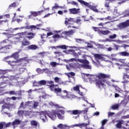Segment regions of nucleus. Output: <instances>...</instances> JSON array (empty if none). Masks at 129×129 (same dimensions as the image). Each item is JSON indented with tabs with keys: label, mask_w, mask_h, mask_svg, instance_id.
I'll use <instances>...</instances> for the list:
<instances>
[{
	"label": "nucleus",
	"mask_w": 129,
	"mask_h": 129,
	"mask_svg": "<svg viewBox=\"0 0 129 129\" xmlns=\"http://www.w3.org/2000/svg\"><path fill=\"white\" fill-rule=\"evenodd\" d=\"M98 77L99 80L96 81V85L98 88L104 87V83L109 86L111 85L109 81L104 80V78H110V75L100 73L99 74V76H98Z\"/></svg>",
	"instance_id": "f257e3e1"
},
{
	"label": "nucleus",
	"mask_w": 129,
	"mask_h": 129,
	"mask_svg": "<svg viewBox=\"0 0 129 129\" xmlns=\"http://www.w3.org/2000/svg\"><path fill=\"white\" fill-rule=\"evenodd\" d=\"M40 119L42 120L43 122H47L48 121V118H47V115L48 117L51 119V120H55L56 119V112L54 111H42L40 112Z\"/></svg>",
	"instance_id": "f03ea898"
},
{
	"label": "nucleus",
	"mask_w": 129,
	"mask_h": 129,
	"mask_svg": "<svg viewBox=\"0 0 129 129\" xmlns=\"http://www.w3.org/2000/svg\"><path fill=\"white\" fill-rule=\"evenodd\" d=\"M0 79H3L4 81H9V80H14L13 84L11 83H9V85L10 86H19L21 84V80L23 78H21L18 76H11L9 78L8 77H6L5 76H2L0 77Z\"/></svg>",
	"instance_id": "7ed1b4c3"
},
{
	"label": "nucleus",
	"mask_w": 129,
	"mask_h": 129,
	"mask_svg": "<svg viewBox=\"0 0 129 129\" xmlns=\"http://www.w3.org/2000/svg\"><path fill=\"white\" fill-rule=\"evenodd\" d=\"M61 91H62V89L60 88H55L54 90V93L56 94L57 96H60L62 99H66V98H73L74 96L73 95H70V92L67 91V90H63L62 91L63 93H65L66 95H62L61 94Z\"/></svg>",
	"instance_id": "20e7f679"
},
{
	"label": "nucleus",
	"mask_w": 129,
	"mask_h": 129,
	"mask_svg": "<svg viewBox=\"0 0 129 129\" xmlns=\"http://www.w3.org/2000/svg\"><path fill=\"white\" fill-rule=\"evenodd\" d=\"M70 61H75V62H79L81 63V67L84 68L85 69H91V66L89 65V61L86 59H76V58H71Z\"/></svg>",
	"instance_id": "39448f33"
},
{
	"label": "nucleus",
	"mask_w": 129,
	"mask_h": 129,
	"mask_svg": "<svg viewBox=\"0 0 129 129\" xmlns=\"http://www.w3.org/2000/svg\"><path fill=\"white\" fill-rule=\"evenodd\" d=\"M18 36H19L18 39H25V37H26L27 38V39H29V40H32V39H33V38H35V33L33 32H22L20 33H19L18 34Z\"/></svg>",
	"instance_id": "423d86ee"
},
{
	"label": "nucleus",
	"mask_w": 129,
	"mask_h": 129,
	"mask_svg": "<svg viewBox=\"0 0 129 129\" xmlns=\"http://www.w3.org/2000/svg\"><path fill=\"white\" fill-rule=\"evenodd\" d=\"M99 75V74H98V76H94L93 75L85 74H84L85 81L87 82V81H88V80H87V79H89V80H90L91 81H95L96 78L98 77V78Z\"/></svg>",
	"instance_id": "0eeeda50"
},
{
	"label": "nucleus",
	"mask_w": 129,
	"mask_h": 129,
	"mask_svg": "<svg viewBox=\"0 0 129 129\" xmlns=\"http://www.w3.org/2000/svg\"><path fill=\"white\" fill-rule=\"evenodd\" d=\"M78 126H79V124H75L69 126L67 124H63L62 123H60L57 125V127L60 129L66 128V127L68 128H70L71 127H72V128H73L74 127H77Z\"/></svg>",
	"instance_id": "6e6552de"
},
{
	"label": "nucleus",
	"mask_w": 129,
	"mask_h": 129,
	"mask_svg": "<svg viewBox=\"0 0 129 129\" xmlns=\"http://www.w3.org/2000/svg\"><path fill=\"white\" fill-rule=\"evenodd\" d=\"M2 104H4V105L2 106V110H4V109H5V108L9 110L12 109V108L13 107V105L10 104L9 103H6L5 102V100L0 101V105Z\"/></svg>",
	"instance_id": "1a4fd4ad"
},
{
	"label": "nucleus",
	"mask_w": 129,
	"mask_h": 129,
	"mask_svg": "<svg viewBox=\"0 0 129 129\" xmlns=\"http://www.w3.org/2000/svg\"><path fill=\"white\" fill-rule=\"evenodd\" d=\"M57 48H59V49H62V50H67L68 48L70 49H76V51H78L80 49H82V47H78L77 46H69L65 45L57 46Z\"/></svg>",
	"instance_id": "9d476101"
},
{
	"label": "nucleus",
	"mask_w": 129,
	"mask_h": 129,
	"mask_svg": "<svg viewBox=\"0 0 129 129\" xmlns=\"http://www.w3.org/2000/svg\"><path fill=\"white\" fill-rule=\"evenodd\" d=\"M53 111L55 112V116L57 115L58 118L59 119H64V114L65 113V111L63 110H59L58 111Z\"/></svg>",
	"instance_id": "9b49d317"
},
{
	"label": "nucleus",
	"mask_w": 129,
	"mask_h": 129,
	"mask_svg": "<svg viewBox=\"0 0 129 129\" xmlns=\"http://www.w3.org/2000/svg\"><path fill=\"white\" fill-rule=\"evenodd\" d=\"M19 52H16L11 55L5 57L4 60H9L10 58H14L16 60H18L19 59Z\"/></svg>",
	"instance_id": "f8f14e48"
},
{
	"label": "nucleus",
	"mask_w": 129,
	"mask_h": 129,
	"mask_svg": "<svg viewBox=\"0 0 129 129\" xmlns=\"http://www.w3.org/2000/svg\"><path fill=\"white\" fill-rule=\"evenodd\" d=\"M12 48V45H7L5 47H2L0 48V53H9V49H11Z\"/></svg>",
	"instance_id": "ddd939ff"
},
{
	"label": "nucleus",
	"mask_w": 129,
	"mask_h": 129,
	"mask_svg": "<svg viewBox=\"0 0 129 129\" xmlns=\"http://www.w3.org/2000/svg\"><path fill=\"white\" fill-rule=\"evenodd\" d=\"M65 21H64V24L66 25V26L68 25H72V23H76L75 19L74 18H70L69 19L68 18H66L65 19Z\"/></svg>",
	"instance_id": "4468645a"
},
{
	"label": "nucleus",
	"mask_w": 129,
	"mask_h": 129,
	"mask_svg": "<svg viewBox=\"0 0 129 129\" xmlns=\"http://www.w3.org/2000/svg\"><path fill=\"white\" fill-rule=\"evenodd\" d=\"M69 11L70 14H72L73 15H77V14H80V9H70Z\"/></svg>",
	"instance_id": "2eb2a0df"
},
{
	"label": "nucleus",
	"mask_w": 129,
	"mask_h": 129,
	"mask_svg": "<svg viewBox=\"0 0 129 129\" xmlns=\"http://www.w3.org/2000/svg\"><path fill=\"white\" fill-rule=\"evenodd\" d=\"M69 54L71 55H73L74 57H76V58H78L79 57V55L81 54L80 52L77 53L76 51H75V50L73 49H69Z\"/></svg>",
	"instance_id": "dca6fc26"
},
{
	"label": "nucleus",
	"mask_w": 129,
	"mask_h": 129,
	"mask_svg": "<svg viewBox=\"0 0 129 129\" xmlns=\"http://www.w3.org/2000/svg\"><path fill=\"white\" fill-rule=\"evenodd\" d=\"M4 60L5 61V62H7L9 65H10V66H16L17 65V63H19V61H12V60H5V58H4Z\"/></svg>",
	"instance_id": "f3484780"
},
{
	"label": "nucleus",
	"mask_w": 129,
	"mask_h": 129,
	"mask_svg": "<svg viewBox=\"0 0 129 129\" xmlns=\"http://www.w3.org/2000/svg\"><path fill=\"white\" fill-rule=\"evenodd\" d=\"M44 12V10H41L38 12H34V11H31L30 13L31 14V16H33V17H37V16L41 15V14Z\"/></svg>",
	"instance_id": "a211bd4d"
},
{
	"label": "nucleus",
	"mask_w": 129,
	"mask_h": 129,
	"mask_svg": "<svg viewBox=\"0 0 129 129\" xmlns=\"http://www.w3.org/2000/svg\"><path fill=\"white\" fill-rule=\"evenodd\" d=\"M75 33V30H71L68 31H63L62 32V34L63 35H66L67 36H72Z\"/></svg>",
	"instance_id": "6ab92c4d"
},
{
	"label": "nucleus",
	"mask_w": 129,
	"mask_h": 129,
	"mask_svg": "<svg viewBox=\"0 0 129 129\" xmlns=\"http://www.w3.org/2000/svg\"><path fill=\"white\" fill-rule=\"evenodd\" d=\"M77 2H78L79 3H80L82 6H85V7H88L89 9V7L91 6L89 5V3L85 1H83V0H77Z\"/></svg>",
	"instance_id": "aec40b11"
},
{
	"label": "nucleus",
	"mask_w": 129,
	"mask_h": 129,
	"mask_svg": "<svg viewBox=\"0 0 129 129\" xmlns=\"http://www.w3.org/2000/svg\"><path fill=\"white\" fill-rule=\"evenodd\" d=\"M97 7H98L97 5H95V6L90 5V6H89V9L90 10H92V11H93V12H94L95 13H98V10H97Z\"/></svg>",
	"instance_id": "412c9836"
},
{
	"label": "nucleus",
	"mask_w": 129,
	"mask_h": 129,
	"mask_svg": "<svg viewBox=\"0 0 129 129\" xmlns=\"http://www.w3.org/2000/svg\"><path fill=\"white\" fill-rule=\"evenodd\" d=\"M7 86V82H2L0 83V93L4 91L5 87Z\"/></svg>",
	"instance_id": "4be33fe9"
},
{
	"label": "nucleus",
	"mask_w": 129,
	"mask_h": 129,
	"mask_svg": "<svg viewBox=\"0 0 129 129\" xmlns=\"http://www.w3.org/2000/svg\"><path fill=\"white\" fill-rule=\"evenodd\" d=\"M22 121H21L20 119H16L14 121L12 122V125H13V126H15V125H19L21 123Z\"/></svg>",
	"instance_id": "5701e85b"
},
{
	"label": "nucleus",
	"mask_w": 129,
	"mask_h": 129,
	"mask_svg": "<svg viewBox=\"0 0 129 129\" xmlns=\"http://www.w3.org/2000/svg\"><path fill=\"white\" fill-rule=\"evenodd\" d=\"M73 90L75 91H76L77 92H78V93L79 94H80V95H81V96H83V93L82 92H80V90H79V86H77L76 87H74L73 88Z\"/></svg>",
	"instance_id": "b1692460"
},
{
	"label": "nucleus",
	"mask_w": 129,
	"mask_h": 129,
	"mask_svg": "<svg viewBox=\"0 0 129 129\" xmlns=\"http://www.w3.org/2000/svg\"><path fill=\"white\" fill-rule=\"evenodd\" d=\"M119 56H123V57H129V52L126 51H122L118 53Z\"/></svg>",
	"instance_id": "393cba45"
},
{
	"label": "nucleus",
	"mask_w": 129,
	"mask_h": 129,
	"mask_svg": "<svg viewBox=\"0 0 129 129\" xmlns=\"http://www.w3.org/2000/svg\"><path fill=\"white\" fill-rule=\"evenodd\" d=\"M100 35H108V34H110V31L109 30H101V31H99Z\"/></svg>",
	"instance_id": "a878e982"
},
{
	"label": "nucleus",
	"mask_w": 129,
	"mask_h": 129,
	"mask_svg": "<svg viewBox=\"0 0 129 129\" xmlns=\"http://www.w3.org/2000/svg\"><path fill=\"white\" fill-rule=\"evenodd\" d=\"M50 65L51 66V67L55 68L56 66H58V65H60L61 66H62L63 64L57 63L56 62H55V61H52L50 62Z\"/></svg>",
	"instance_id": "bb28decb"
},
{
	"label": "nucleus",
	"mask_w": 129,
	"mask_h": 129,
	"mask_svg": "<svg viewBox=\"0 0 129 129\" xmlns=\"http://www.w3.org/2000/svg\"><path fill=\"white\" fill-rule=\"evenodd\" d=\"M63 34L61 33L60 35L59 34H55L52 36V38L54 39V41H56L57 39H60V38H63V36L62 35Z\"/></svg>",
	"instance_id": "cd10ccee"
},
{
	"label": "nucleus",
	"mask_w": 129,
	"mask_h": 129,
	"mask_svg": "<svg viewBox=\"0 0 129 129\" xmlns=\"http://www.w3.org/2000/svg\"><path fill=\"white\" fill-rule=\"evenodd\" d=\"M94 57L95 58V60L96 61H98L99 60H101V59H102V55L99 54H94Z\"/></svg>",
	"instance_id": "c85d7f7f"
},
{
	"label": "nucleus",
	"mask_w": 129,
	"mask_h": 129,
	"mask_svg": "<svg viewBox=\"0 0 129 129\" xmlns=\"http://www.w3.org/2000/svg\"><path fill=\"white\" fill-rule=\"evenodd\" d=\"M104 7L106 8V10L107 12H109L110 11V7L109 6V3L108 2H106V0L105 1Z\"/></svg>",
	"instance_id": "c756f323"
},
{
	"label": "nucleus",
	"mask_w": 129,
	"mask_h": 129,
	"mask_svg": "<svg viewBox=\"0 0 129 129\" xmlns=\"http://www.w3.org/2000/svg\"><path fill=\"white\" fill-rule=\"evenodd\" d=\"M92 63L95 65V66L98 67V68H99V67L101 66V64L99 62V60H96V62L94 61V60H92Z\"/></svg>",
	"instance_id": "7c9ffc66"
},
{
	"label": "nucleus",
	"mask_w": 129,
	"mask_h": 129,
	"mask_svg": "<svg viewBox=\"0 0 129 129\" xmlns=\"http://www.w3.org/2000/svg\"><path fill=\"white\" fill-rule=\"evenodd\" d=\"M127 103H128V100L127 99H124L123 100L121 101L120 104H122L123 105H124V106H125V105H126Z\"/></svg>",
	"instance_id": "2f4dec72"
},
{
	"label": "nucleus",
	"mask_w": 129,
	"mask_h": 129,
	"mask_svg": "<svg viewBox=\"0 0 129 129\" xmlns=\"http://www.w3.org/2000/svg\"><path fill=\"white\" fill-rule=\"evenodd\" d=\"M28 48L29 50H36L38 49V46L36 45H31L28 46Z\"/></svg>",
	"instance_id": "473e14b6"
},
{
	"label": "nucleus",
	"mask_w": 129,
	"mask_h": 129,
	"mask_svg": "<svg viewBox=\"0 0 129 129\" xmlns=\"http://www.w3.org/2000/svg\"><path fill=\"white\" fill-rule=\"evenodd\" d=\"M43 74L45 73L46 74H51V71H50V69L48 68H45L42 69Z\"/></svg>",
	"instance_id": "72a5a7b5"
},
{
	"label": "nucleus",
	"mask_w": 129,
	"mask_h": 129,
	"mask_svg": "<svg viewBox=\"0 0 129 129\" xmlns=\"http://www.w3.org/2000/svg\"><path fill=\"white\" fill-rule=\"evenodd\" d=\"M49 104L51 106H55V107H58V108H62V107L59 106L58 104H55V103H53V102H50Z\"/></svg>",
	"instance_id": "f704fd0d"
},
{
	"label": "nucleus",
	"mask_w": 129,
	"mask_h": 129,
	"mask_svg": "<svg viewBox=\"0 0 129 129\" xmlns=\"http://www.w3.org/2000/svg\"><path fill=\"white\" fill-rule=\"evenodd\" d=\"M92 29L95 31V32H98V33L99 35H100V33L99 32L101 31V30H100L99 29H100V27H92Z\"/></svg>",
	"instance_id": "c9c22d12"
},
{
	"label": "nucleus",
	"mask_w": 129,
	"mask_h": 129,
	"mask_svg": "<svg viewBox=\"0 0 129 129\" xmlns=\"http://www.w3.org/2000/svg\"><path fill=\"white\" fill-rule=\"evenodd\" d=\"M88 124H89V121H88V123H82L79 124V127H80V128H82L83 127H84V126H87V125H88Z\"/></svg>",
	"instance_id": "e433bc0d"
},
{
	"label": "nucleus",
	"mask_w": 129,
	"mask_h": 129,
	"mask_svg": "<svg viewBox=\"0 0 129 129\" xmlns=\"http://www.w3.org/2000/svg\"><path fill=\"white\" fill-rule=\"evenodd\" d=\"M54 82H55V83H58L59 84H60V82H61V80L59 77H56L54 78Z\"/></svg>",
	"instance_id": "4c0bfd02"
},
{
	"label": "nucleus",
	"mask_w": 129,
	"mask_h": 129,
	"mask_svg": "<svg viewBox=\"0 0 129 129\" xmlns=\"http://www.w3.org/2000/svg\"><path fill=\"white\" fill-rule=\"evenodd\" d=\"M37 28V26L35 25H31V26H25V29H27L28 30H30V29H36Z\"/></svg>",
	"instance_id": "58836bf2"
},
{
	"label": "nucleus",
	"mask_w": 129,
	"mask_h": 129,
	"mask_svg": "<svg viewBox=\"0 0 129 129\" xmlns=\"http://www.w3.org/2000/svg\"><path fill=\"white\" fill-rule=\"evenodd\" d=\"M119 107V104H116L114 105L111 107V108L113 110H115V109H117Z\"/></svg>",
	"instance_id": "ea45409f"
},
{
	"label": "nucleus",
	"mask_w": 129,
	"mask_h": 129,
	"mask_svg": "<svg viewBox=\"0 0 129 129\" xmlns=\"http://www.w3.org/2000/svg\"><path fill=\"white\" fill-rule=\"evenodd\" d=\"M69 4H70L72 6H76V7H79V5L78 4V3L75 2V1H72L71 2H69Z\"/></svg>",
	"instance_id": "a19ab883"
},
{
	"label": "nucleus",
	"mask_w": 129,
	"mask_h": 129,
	"mask_svg": "<svg viewBox=\"0 0 129 129\" xmlns=\"http://www.w3.org/2000/svg\"><path fill=\"white\" fill-rule=\"evenodd\" d=\"M10 95H18L17 91H11L9 92Z\"/></svg>",
	"instance_id": "79ce46f5"
},
{
	"label": "nucleus",
	"mask_w": 129,
	"mask_h": 129,
	"mask_svg": "<svg viewBox=\"0 0 129 129\" xmlns=\"http://www.w3.org/2000/svg\"><path fill=\"white\" fill-rule=\"evenodd\" d=\"M36 71L39 75H40V74H43V69L37 68Z\"/></svg>",
	"instance_id": "37998d69"
},
{
	"label": "nucleus",
	"mask_w": 129,
	"mask_h": 129,
	"mask_svg": "<svg viewBox=\"0 0 129 129\" xmlns=\"http://www.w3.org/2000/svg\"><path fill=\"white\" fill-rule=\"evenodd\" d=\"M5 32H8V34L11 35L14 33V29L13 28L8 29V30H5Z\"/></svg>",
	"instance_id": "c03bdc74"
},
{
	"label": "nucleus",
	"mask_w": 129,
	"mask_h": 129,
	"mask_svg": "<svg viewBox=\"0 0 129 129\" xmlns=\"http://www.w3.org/2000/svg\"><path fill=\"white\" fill-rule=\"evenodd\" d=\"M39 105V102L34 101L33 104V108H37Z\"/></svg>",
	"instance_id": "a18cd8bd"
},
{
	"label": "nucleus",
	"mask_w": 129,
	"mask_h": 129,
	"mask_svg": "<svg viewBox=\"0 0 129 129\" xmlns=\"http://www.w3.org/2000/svg\"><path fill=\"white\" fill-rule=\"evenodd\" d=\"M73 114H80V113H81V111L79 110H74L72 111Z\"/></svg>",
	"instance_id": "49530a36"
},
{
	"label": "nucleus",
	"mask_w": 129,
	"mask_h": 129,
	"mask_svg": "<svg viewBox=\"0 0 129 129\" xmlns=\"http://www.w3.org/2000/svg\"><path fill=\"white\" fill-rule=\"evenodd\" d=\"M39 82L40 86L42 85H46V84H47V82L45 80H41V81H39Z\"/></svg>",
	"instance_id": "de8ad7c7"
},
{
	"label": "nucleus",
	"mask_w": 129,
	"mask_h": 129,
	"mask_svg": "<svg viewBox=\"0 0 129 129\" xmlns=\"http://www.w3.org/2000/svg\"><path fill=\"white\" fill-rule=\"evenodd\" d=\"M1 112L2 113V114H7L9 117H12V116H13V114H11V113L6 112H4V110H1Z\"/></svg>",
	"instance_id": "09e8293b"
},
{
	"label": "nucleus",
	"mask_w": 129,
	"mask_h": 129,
	"mask_svg": "<svg viewBox=\"0 0 129 129\" xmlns=\"http://www.w3.org/2000/svg\"><path fill=\"white\" fill-rule=\"evenodd\" d=\"M59 6H58V4L55 3L54 6L52 7V10L55 11V10H57V9H59Z\"/></svg>",
	"instance_id": "8fccbe9b"
},
{
	"label": "nucleus",
	"mask_w": 129,
	"mask_h": 129,
	"mask_svg": "<svg viewBox=\"0 0 129 129\" xmlns=\"http://www.w3.org/2000/svg\"><path fill=\"white\" fill-rule=\"evenodd\" d=\"M75 40L77 43H84V40L80 38H75Z\"/></svg>",
	"instance_id": "3c124183"
},
{
	"label": "nucleus",
	"mask_w": 129,
	"mask_h": 129,
	"mask_svg": "<svg viewBox=\"0 0 129 129\" xmlns=\"http://www.w3.org/2000/svg\"><path fill=\"white\" fill-rule=\"evenodd\" d=\"M49 88L51 91H53V92H54V91H55V85L54 84L49 85Z\"/></svg>",
	"instance_id": "603ef678"
},
{
	"label": "nucleus",
	"mask_w": 129,
	"mask_h": 129,
	"mask_svg": "<svg viewBox=\"0 0 129 129\" xmlns=\"http://www.w3.org/2000/svg\"><path fill=\"white\" fill-rule=\"evenodd\" d=\"M22 45L23 46H28V45H30V42L26 40H24L22 41Z\"/></svg>",
	"instance_id": "864d4df0"
},
{
	"label": "nucleus",
	"mask_w": 129,
	"mask_h": 129,
	"mask_svg": "<svg viewBox=\"0 0 129 129\" xmlns=\"http://www.w3.org/2000/svg\"><path fill=\"white\" fill-rule=\"evenodd\" d=\"M24 113H25V112L23 110H19L18 112V115L19 116H22V115H24Z\"/></svg>",
	"instance_id": "5fc2aeb1"
},
{
	"label": "nucleus",
	"mask_w": 129,
	"mask_h": 129,
	"mask_svg": "<svg viewBox=\"0 0 129 129\" xmlns=\"http://www.w3.org/2000/svg\"><path fill=\"white\" fill-rule=\"evenodd\" d=\"M10 70H0V74H7V72H9Z\"/></svg>",
	"instance_id": "6e6d98bb"
},
{
	"label": "nucleus",
	"mask_w": 129,
	"mask_h": 129,
	"mask_svg": "<svg viewBox=\"0 0 129 129\" xmlns=\"http://www.w3.org/2000/svg\"><path fill=\"white\" fill-rule=\"evenodd\" d=\"M23 93H25V91L24 90L17 91V95H19L20 96H21Z\"/></svg>",
	"instance_id": "4d7b16f0"
},
{
	"label": "nucleus",
	"mask_w": 129,
	"mask_h": 129,
	"mask_svg": "<svg viewBox=\"0 0 129 129\" xmlns=\"http://www.w3.org/2000/svg\"><path fill=\"white\" fill-rule=\"evenodd\" d=\"M4 124V127H9V126H10V125H11L12 123L11 122H9L8 123H6L5 122H3Z\"/></svg>",
	"instance_id": "13d9d810"
},
{
	"label": "nucleus",
	"mask_w": 129,
	"mask_h": 129,
	"mask_svg": "<svg viewBox=\"0 0 129 129\" xmlns=\"http://www.w3.org/2000/svg\"><path fill=\"white\" fill-rule=\"evenodd\" d=\"M25 70H26V68H19L20 74H22V73H24Z\"/></svg>",
	"instance_id": "bf43d9fd"
},
{
	"label": "nucleus",
	"mask_w": 129,
	"mask_h": 129,
	"mask_svg": "<svg viewBox=\"0 0 129 129\" xmlns=\"http://www.w3.org/2000/svg\"><path fill=\"white\" fill-rule=\"evenodd\" d=\"M31 125H34V126H37V121H36L35 120H32L31 121Z\"/></svg>",
	"instance_id": "052dcab7"
},
{
	"label": "nucleus",
	"mask_w": 129,
	"mask_h": 129,
	"mask_svg": "<svg viewBox=\"0 0 129 129\" xmlns=\"http://www.w3.org/2000/svg\"><path fill=\"white\" fill-rule=\"evenodd\" d=\"M81 113H83V114H86L88 112V109L86 108L84 110H80Z\"/></svg>",
	"instance_id": "680f3d73"
},
{
	"label": "nucleus",
	"mask_w": 129,
	"mask_h": 129,
	"mask_svg": "<svg viewBox=\"0 0 129 129\" xmlns=\"http://www.w3.org/2000/svg\"><path fill=\"white\" fill-rule=\"evenodd\" d=\"M60 85H67V81H63L61 80L60 82L59 83Z\"/></svg>",
	"instance_id": "e2e57ef3"
},
{
	"label": "nucleus",
	"mask_w": 129,
	"mask_h": 129,
	"mask_svg": "<svg viewBox=\"0 0 129 129\" xmlns=\"http://www.w3.org/2000/svg\"><path fill=\"white\" fill-rule=\"evenodd\" d=\"M33 86H34V87L40 86L39 82V81H38V82L35 81V82L33 83Z\"/></svg>",
	"instance_id": "0e129e2a"
},
{
	"label": "nucleus",
	"mask_w": 129,
	"mask_h": 129,
	"mask_svg": "<svg viewBox=\"0 0 129 129\" xmlns=\"http://www.w3.org/2000/svg\"><path fill=\"white\" fill-rule=\"evenodd\" d=\"M107 121H108V120L107 119H104V120H102L101 121L102 125L103 126L105 125V123H106Z\"/></svg>",
	"instance_id": "69168bd1"
},
{
	"label": "nucleus",
	"mask_w": 129,
	"mask_h": 129,
	"mask_svg": "<svg viewBox=\"0 0 129 129\" xmlns=\"http://www.w3.org/2000/svg\"><path fill=\"white\" fill-rule=\"evenodd\" d=\"M16 3H13L11 5L9 6V9H12V8H16Z\"/></svg>",
	"instance_id": "338daca9"
},
{
	"label": "nucleus",
	"mask_w": 129,
	"mask_h": 129,
	"mask_svg": "<svg viewBox=\"0 0 129 129\" xmlns=\"http://www.w3.org/2000/svg\"><path fill=\"white\" fill-rule=\"evenodd\" d=\"M109 38V39H115V38H116V34H114L112 35H110Z\"/></svg>",
	"instance_id": "774afa93"
}]
</instances>
